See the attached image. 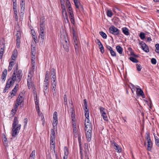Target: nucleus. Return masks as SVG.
I'll list each match as a JSON object with an SVG mask.
<instances>
[{"instance_id": "14", "label": "nucleus", "mask_w": 159, "mask_h": 159, "mask_svg": "<svg viewBox=\"0 0 159 159\" xmlns=\"http://www.w3.org/2000/svg\"><path fill=\"white\" fill-rule=\"evenodd\" d=\"M112 145L114 146V148L116 151L119 152H121V148L116 142H113L112 143Z\"/></svg>"}, {"instance_id": "12", "label": "nucleus", "mask_w": 159, "mask_h": 159, "mask_svg": "<svg viewBox=\"0 0 159 159\" xmlns=\"http://www.w3.org/2000/svg\"><path fill=\"white\" fill-rule=\"evenodd\" d=\"M70 111L72 121L74 122L76 121L75 115L74 108H71L70 109Z\"/></svg>"}, {"instance_id": "60", "label": "nucleus", "mask_w": 159, "mask_h": 159, "mask_svg": "<svg viewBox=\"0 0 159 159\" xmlns=\"http://www.w3.org/2000/svg\"><path fill=\"white\" fill-rule=\"evenodd\" d=\"M99 48L100 49V52H101L102 53H103L104 52V47L103 46L102 47H101Z\"/></svg>"}, {"instance_id": "8", "label": "nucleus", "mask_w": 159, "mask_h": 159, "mask_svg": "<svg viewBox=\"0 0 159 159\" xmlns=\"http://www.w3.org/2000/svg\"><path fill=\"white\" fill-rule=\"evenodd\" d=\"M58 124L57 112L55 111L53 115V127L57 126Z\"/></svg>"}, {"instance_id": "53", "label": "nucleus", "mask_w": 159, "mask_h": 159, "mask_svg": "<svg viewBox=\"0 0 159 159\" xmlns=\"http://www.w3.org/2000/svg\"><path fill=\"white\" fill-rule=\"evenodd\" d=\"M102 115L103 118V119L104 120H105L106 121L108 120V118H107V115L106 113H105L104 114H103Z\"/></svg>"}, {"instance_id": "51", "label": "nucleus", "mask_w": 159, "mask_h": 159, "mask_svg": "<svg viewBox=\"0 0 159 159\" xmlns=\"http://www.w3.org/2000/svg\"><path fill=\"white\" fill-rule=\"evenodd\" d=\"M55 137H50V144H55Z\"/></svg>"}, {"instance_id": "56", "label": "nucleus", "mask_w": 159, "mask_h": 159, "mask_svg": "<svg viewBox=\"0 0 159 159\" xmlns=\"http://www.w3.org/2000/svg\"><path fill=\"white\" fill-rule=\"evenodd\" d=\"M45 26H40L39 30L40 32H44Z\"/></svg>"}, {"instance_id": "19", "label": "nucleus", "mask_w": 159, "mask_h": 159, "mask_svg": "<svg viewBox=\"0 0 159 159\" xmlns=\"http://www.w3.org/2000/svg\"><path fill=\"white\" fill-rule=\"evenodd\" d=\"M7 73V70L6 69L4 70L2 74V78L4 81L6 80Z\"/></svg>"}, {"instance_id": "52", "label": "nucleus", "mask_w": 159, "mask_h": 159, "mask_svg": "<svg viewBox=\"0 0 159 159\" xmlns=\"http://www.w3.org/2000/svg\"><path fill=\"white\" fill-rule=\"evenodd\" d=\"M35 150H34L31 153L30 155V157L31 158H33L35 156Z\"/></svg>"}, {"instance_id": "28", "label": "nucleus", "mask_w": 159, "mask_h": 159, "mask_svg": "<svg viewBox=\"0 0 159 159\" xmlns=\"http://www.w3.org/2000/svg\"><path fill=\"white\" fill-rule=\"evenodd\" d=\"M122 31L124 34L126 35H128L129 34L128 29L124 27L122 28Z\"/></svg>"}, {"instance_id": "22", "label": "nucleus", "mask_w": 159, "mask_h": 159, "mask_svg": "<svg viewBox=\"0 0 159 159\" xmlns=\"http://www.w3.org/2000/svg\"><path fill=\"white\" fill-rule=\"evenodd\" d=\"M69 14V18L70 19L71 22V23L73 24H75V20L74 18V16L73 13H70Z\"/></svg>"}, {"instance_id": "54", "label": "nucleus", "mask_w": 159, "mask_h": 159, "mask_svg": "<svg viewBox=\"0 0 159 159\" xmlns=\"http://www.w3.org/2000/svg\"><path fill=\"white\" fill-rule=\"evenodd\" d=\"M85 116L86 118L89 117V110H85L84 111Z\"/></svg>"}, {"instance_id": "59", "label": "nucleus", "mask_w": 159, "mask_h": 159, "mask_svg": "<svg viewBox=\"0 0 159 159\" xmlns=\"http://www.w3.org/2000/svg\"><path fill=\"white\" fill-rule=\"evenodd\" d=\"M67 10L69 14H70V13H73V11L71 7L67 8Z\"/></svg>"}, {"instance_id": "7", "label": "nucleus", "mask_w": 159, "mask_h": 159, "mask_svg": "<svg viewBox=\"0 0 159 159\" xmlns=\"http://www.w3.org/2000/svg\"><path fill=\"white\" fill-rule=\"evenodd\" d=\"M14 82L10 79L8 80L6 86L3 90V93H5L6 92L7 89L10 87L11 85H13L14 84Z\"/></svg>"}, {"instance_id": "63", "label": "nucleus", "mask_w": 159, "mask_h": 159, "mask_svg": "<svg viewBox=\"0 0 159 159\" xmlns=\"http://www.w3.org/2000/svg\"><path fill=\"white\" fill-rule=\"evenodd\" d=\"M62 14L63 15L64 14H65V15H66L67 14V13L66 10V9H62Z\"/></svg>"}, {"instance_id": "13", "label": "nucleus", "mask_w": 159, "mask_h": 159, "mask_svg": "<svg viewBox=\"0 0 159 159\" xmlns=\"http://www.w3.org/2000/svg\"><path fill=\"white\" fill-rule=\"evenodd\" d=\"M51 76L52 77L51 79L52 80H54V81H56V76L55 73V70L53 68L51 69Z\"/></svg>"}, {"instance_id": "34", "label": "nucleus", "mask_w": 159, "mask_h": 159, "mask_svg": "<svg viewBox=\"0 0 159 159\" xmlns=\"http://www.w3.org/2000/svg\"><path fill=\"white\" fill-rule=\"evenodd\" d=\"M56 81H54V80H52V90L54 91L55 90L56 88Z\"/></svg>"}, {"instance_id": "26", "label": "nucleus", "mask_w": 159, "mask_h": 159, "mask_svg": "<svg viewBox=\"0 0 159 159\" xmlns=\"http://www.w3.org/2000/svg\"><path fill=\"white\" fill-rule=\"evenodd\" d=\"M116 50L119 53L121 54L122 53L123 51V48L120 45H117L116 46Z\"/></svg>"}, {"instance_id": "21", "label": "nucleus", "mask_w": 159, "mask_h": 159, "mask_svg": "<svg viewBox=\"0 0 159 159\" xmlns=\"http://www.w3.org/2000/svg\"><path fill=\"white\" fill-rule=\"evenodd\" d=\"M73 1L76 8L77 9H79L80 6L81 4L80 1L79 0H73Z\"/></svg>"}, {"instance_id": "27", "label": "nucleus", "mask_w": 159, "mask_h": 159, "mask_svg": "<svg viewBox=\"0 0 159 159\" xmlns=\"http://www.w3.org/2000/svg\"><path fill=\"white\" fill-rule=\"evenodd\" d=\"M48 84L46 83H44L43 85V92L45 95V94L47 92V89L48 88Z\"/></svg>"}, {"instance_id": "10", "label": "nucleus", "mask_w": 159, "mask_h": 159, "mask_svg": "<svg viewBox=\"0 0 159 159\" xmlns=\"http://www.w3.org/2000/svg\"><path fill=\"white\" fill-rule=\"evenodd\" d=\"M140 45L141 46L142 49L146 52L149 51L148 46L143 41H141L139 43Z\"/></svg>"}, {"instance_id": "41", "label": "nucleus", "mask_w": 159, "mask_h": 159, "mask_svg": "<svg viewBox=\"0 0 159 159\" xmlns=\"http://www.w3.org/2000/svg\"><path fill=\"white\" fill-rule=\"evenodd\" d=\"M13 16L15 17L16 21H18V17L17 11L14 12Z\"/></svg>"}, {"instance_id": "61", "label": "nucleus", "mask_w": 159, "mask_h": 159, "mask_svg": "<svg viewBox=\"0 0 159 159\" xmlns=\"http://www.w3.org/2000/svg\"><path fill=\"white\" fill-rule=\"evenodd\" d=\"M24 13H20L19 14V16L20 19H23V16Z\"/></svg>"}, {"instance_id": "23", "label": "nucleus", "mask_w": 159, "mask_h": 159, "mask_svg": "<svg viewBox=\"0 0 159 159\" xmlns=\"http://www.w3.org/2000/svg\"><path fill=\"white\" fill-rule=\"evenodd\" d=\"M18 122L17 118L16 117H15L14 119L13 122L12 124V126L13 127L14 126L16 127V126H17L18 125Z\"/></svg>"}, {"instance_id": "16", "label": "nucleus", "mask_w": 159, "mask_h": 159, "mask_svg": "<svg viewBox=\"0 0 159 159\" xmlns=\"http://www.w3.org/2000/svg\"><path fill=\"white\" fill-rule=\"evenodd\" d=\"M63 46L66 52H68L69 51V43H68L66 40H65V42L63 43Z\"/></svg>"}, {"instance_id": "50", "label": "nucleus", "mask_w": 159, "mask_h": 159, "mask_svg": "<svg viewBox=\"0 0 159 159\" xmlns=\"http://www.w3.org/2000/svg\"><path fill=\"white\" fill-rule=\"evenodd\" d=\"M64 103L65 105L67 104V98L66 95H65L64 97Z\"/></svg>"}, {"instance_id": "64", "label": "nucleus", "mask_w": 159, "mask_h": 159, "mask_svg": "<svg viewBox=\"0 0 159 159\" xmlns=\"http://www.w3.org/2000/svg\"><path fill=\"white\" fill-rule=\"evenodd\" d=\"M106 48H107V50H109L110 51L112 49V48L111 47L108 45H107Z\"/></svg>"}, {"instance_id": "48", "label": "nucleus", "mask_w": 159, "mask_h": 159, "mask_svg": "<svg viewBox=\"0 0 159 159\" xmlns=\"http://www.w3.org/2000/svg\"><path fill=\"white\" fill-rule=\"evenodd\" d=\"M100 113L102 114V115L106 113L104 111L105 110V109L103 107H100Z\"/></svg>"}, {"instance_id": "44", "label": "nucleus", "mask_w": 159, "mask_h": 159, "mask_svg": "<svg viewBox=\"0 0 159 159\" xmlns=\"http://www.w3.org/2000/svg\"><path fill=\"white\" fill-rule=\"evenodd\" d=\"M16 52V50H14V53H13L11 56V58L12 60H15L16 57H17V54Z\"/></svg>"}, {"instance_id": "32", "label": "nucleus", "mask_w": 159, "mask_h": 159, "mask_svg": "<svg viewBox=\"0 0 159 159\" xmlns=\"http://www.w3.org/2000/svg\"><path fill=\"white\" fill-rule=\"evenodd\" d=\"M84 111L89 110V109L88 108V104L86 101V99H84Z\"/></svg>"}, {"instance_id": "45", "label": "nucleus", "mask_w": 159, "mask_h": 159, "mask_svg": "<svg viewBox=\"0 0 159 159\" xmlns=\"http://www.w3.org/2000/svg\"><path fill=\"white\" fill-rule=\"evenodd\" d=\"M112 13L111 10H108L107 12V15L108 17H111L112 16Z\"/></svg>"}, {"instance_id": "2", "label": "nucleus", "mask_w": 159, "mask_h": 159, "mask_svg": "<svg viewBox=\"0 0 159 159\" xmlns=\"http://www.w3.org/2000/svg\"><path fill=\"white\" fill-rule=\"evenodd\" d=\"M17 68L16 67V71H14V73L12 74L11 78H9L14 83L16 81L18 83L21 80L23 75V73L21 70H19L17 71Z\"/></svg>"}, {"instance_id": "37", "label": "nucleus", "mask_w": 159, "mask_h": 159, "mask_svg": "<svg viewBox=\"0 0 159 159\" xmlns=\"http://www.w3.org/2000/svg\"><path fill=\"white\" fill-rule=\"evenodd\" d=\"M50 150H52V151H53L55 153V144H50Z\"/></svg>"}, {"instance_id": "46", "label": "nucleus", "mask_w": 159, "mask_h": 159, "mask_svg": "<svg viewBox=\"0 0 159 159\" xmlns=\"http://www.w3.org/2000/svg\"><path fill=\"white\" fill-rule=\"evenodd\" d=\"M50 137H55V133L53 129H52L51 130Z\"/></svg>"}, {"instance_id": "6", "label": "nucleus", "mask_w": 159, "mask_h": 159, "mask_svg": "<svg viewBox=\"0 0 159 159\" xmlns=\"http://www.w3.org/2000/svg\"><path fill=\"white\" fill-rule=\"evenodd\" d=\"M72 34L73 35V39L74 40V46L75 48V50L78 49V43L77 40L76 36L75 34V30L73 28H72Z\"/></svg>"}, {"instance_id": "25", "label": "nucleus", "mask_w": 159, "mask_h": 159, "mask_svg": "<svg viewBox=\"0 0 159 159\" xmlns=\"http://www.w3.org/2000/svg\"><path fill=\"white\" fill-rule=\"evenodd\" d=\"M16 41H20L21 37V33L20 31H17V32L16 35Z\"/></svg>"}, {"instance_id": "20", "label": "nucleus", "mask_w": 159, "mask_h": 159, "mask_svg": "<svg viewBox=\"0 0 159 159\" xmlns=\"http://www.w3.org/2000/svg\"><path fill=\"white\" fill-rule=\"evenodd\" d=\"M152 143L151 141H148L147 149L150 151L152 150Z\"/></svg>"}, {"instance_id": "31", "label": "nucleus", "mask_w": 159, "mask_h": 159, "mask_svg": "<svg viewBox=\"0 0 159 159\" xmlns=\"http://www.w3.org/2000/svg\"><path fill=\"white\" fill-rule=\"evenodd\" d=\"M45 18L43 17H42L41 19V20L40 22V26H45V25L44 24V22H45Z\"/></svg>"}, {"instance_id": "36", "label": "nucleus", "mask_w": 159, "mask_h": 159, "mask_svg": "<svg viewBox=\"0 0 159 159\" xmlns=\"http://www.w3.org/2000/svg\"><path fill=\"white\" fill-rule=\"evenodd\" d=\"M31 52L32 53V55L34 56V57H35V55L36 53V51L34 47L31 48ZM34 59H35V58H34Z\"/></svg>"}, {"instance_id": "47", "label": "nucleus", "mask_w": 159, "mask_h": 159, "mask_svg": "<svg viewBox=\"0 0 159 159\" xmlns=\"http://www.w3.org/2000/svg\"><path fill=\"white\" fill-rule=\"evenodd\" d=\"M156 49L155 52L158 53H159V44L157 43L155 45Z\"/></svg>"}, {"instance_id": "29", "label": "nucleus", "mask_w": 159, "mask_h": 159, "mask_svg": "<svg viewBox=\"0 0 159 159\" xmlns=\"http://www.w3.org/2000/svg\"><path fill=\"white\" fill-rule=\"evenodd\" d=\"M72 126H73V130L74 133H76L77 131L76 130V121L74 122L72 121Z\"/></svg>"}, {"instance_id": "55", "label": "nucleus", "mask_w": 159, "mask_h": 159, "mask_svg": "<svg viewBox=\"0 0 159 159\" xmlns=\"http://www.w3.org/2000/svg\"><path fill=\"white\" fill-rule=\"evenodd\" d=\"M151 62L153 64H156L157 63L156 60L154 58H152L151 59Z\"/></svg>"}, {"instance_id": "57", "label": "nucleus", "mask_w": 159, "mask_h": 159, "mask_svg": "<svg viewBox=\"0 0 159 159\" xmlns=\"http://www.w3.org/2000/svg\"><path fill=\"white\" fill-rule=\"evenodd\" d=\"M111 55L114 57L116 56V52L113 50L112 49L110 51Z\"/></svg>"}, {"instance_id": "40", "label": "nucleus", "mask_w": 159, "mask_h": 159, "mask_svg": "<svg viewBox=\"0 0 159 159\" xmlns=\"http://www.w3.org/2000/svg\"><path fill=\"white\" fill-rule=\"evenodd\" d=\"M129 59L130 61L134 63H137L138 62V61L137 59L133 57H130Z\"/></svg>"}, {"instance_id": "18", "label": "nucleus", "mask_w": 159, "mask_h": 159, "mask_svg": "<svg viewBox=\"0 0 159 159\" xmlns=\"http://www.w3.org/2000/svg\"><path fill=\"white\" fill-rule=\"evenodd\" d=\"M85 130L87 129H92V127L91 126V124L90 122H86L85 123Z\"/></svg>"}, {"instance_id": "43", "label": "nucleus", "mask_w": 159, "mask_h": 159, "mask_svg": "<svg viewBox=\"0 0 159 159\" xmlns=\"http://www.w3.org/2000/svg\"><path fill=\"white\" fill-rule=\"evenodd\" d=\"M130 85H129V87L130 88L131 91L132 92V93H134V90H135V89H134L135 86L133 84H132L131 83H130Z\"/></svg>"}, {"instance_id": "11", "label": "nucleus", "mask_w": 159, "mask_h": 159, "mask_svg": "<svg viewBox=\"0 0 159 159\" xmlns=\"http://www.w3.org/2000/svg\"><path fill=\"white\" fill-rule=\"evenodd\" d=\"M25 0H20V13H25Z\"/></svg>"}, {"instance_id": "4", "label": "nucleus", "mask_w": 159, "mask_h": 159, "mask_svg": "<svg viewBox=\"0 0 159 159\" xmlns=\"http://www.w3.org/2000/svg\"><path fill=\"white\" fill-rule=\"evenodd\" d=\"M5 44L4 39H2L0 40V59L2 58Z\"/></svg>"}, {"instance_id": "5", "label": "nucleus", "mask_w": 159, "mask_h": 159, "mask_svg": "<svg viewBox=\"0 0 159 159\" xmlns=\"http://www.w3.org/2000/svg\"><path fill=\"white\" fill-rule=\"evenodd\" d=\"M110 32L112 34L117 35L120 33L119 30L113 25L111 26L109 28Z\"/></svg>"}, {"instance_id": "9", "label": "nucleus", "mask_w": 159, "mask_h": 159, "mask_svg": "<svg viewBox=\"0 0 159 159\" xmlns=\"http://www.w3.org/2000/svg\"><path fill=\"white\" fill-rule=\"evenodd\" d=\"M92 129H87L85 130L86 131V136L87 140L89 142L91 139V133Z\"/></svg>"}, {"instance_id": "1", "label": "nucleus", "mask_w": 159, "mask_h": 159, "mask_svg": "<svg viewBox=\"0 0 159 159\" xmlns=\"http://www.w3.org/2000/svg\"><path fill=\"white\" fill-rule=\"evenodd\" d=\"M23 94L22 93H20L18 96V97L16 100V102L14 106V108L11 110V112H12V114L13 116L16 113V112L17 110L18 107L20 105L22 104L23 106L24 103V98L21 95Z\"/></svg>"}, {"instance_id": "24", "label": "nucleus", "mask_w": 159, "mask_h": 159, "mask_svg": "<svg viewBox=\"0 0 159 159\" xmlns=\"http://www.w3.org/2000/svg\"><path fill=\"white\" fill-rule=\"evenodd\" d=\"M136 93L137 94L138 93V95L141 96H143L144 95L143 92L141 89L136 88Z\"/></svg>"}, {"instance_id": "39", "label": "nucleus", "mask_w": 159, "mask_h": 159, "mask_svg": "<svg viewBox=\"0 0 159 159\" xmlns=\"http://www.w3.org/2000/svg\"><path fill=\"white\" fill-rule=\"evenodd\" d=\"M44 32H40L39 34V38L41 39L42 41H43L44 38Z\"/></svg>"}, {"instance_id": "38", "label": "nucleus", "mask_w": 159, "mask_h": 159, "mask_svg": "<svg viewBox=\"0 0 159 159\" xmlns=\"http://www.w3.org/2000/svg\"><path fill=\"white\" fill-rule=\"evenodd\" d=\"M100 35L104 39H106L107 38L106 34L103 31H100L99 32Z\"/></svg>"}, {"instance_id": "17", "label": "nucleus", "mask_w": 159, "mask_h": 159, "mask_svg": "<svg viewBox=\"0 0 159 159\" xmlns=\"http://www.w3.org/2000/svg\"><path fill=\"white\" fill-rule=\"evenodd\" d=\"M69 154L68 149L66 146L64 148V156L63 157V159H67L68 158V155Z\"/></svg>"}, {"instance_id": "58", "label": "nucleus", "mask_w": 159, "mask_h": 159, "mask_svg": "<svg viewBox=\"0 0 159 159\" xmlns=\"http://www.w3.org/2000/svg\"><path fill=\"white\" fill-rule=\"evenodd\" d=\"M14 12L17 11L16 9V3L13 4Z\"/></svg>"}, {"instance_id": "30", "label": "nucleus", "mask_w": 159, "mask_h": 159, "mask_svg": "<svg viewBox=\"0 0 159 159\" xmlns=\"http://www.w3.org/2000/svg\"><path fill=\"white\" fill-rule=\"evenodd\" d=\"M14 65V62L13 61H11L9 63V66L8 67V71H10L12 70L13 66Z\"/></svg>"}, {"instance_id": "15", "label": "nucleus", "mask_w": 159, "mask_h": 159, "mask_svg": "<svg viewBox=\"0 0 159 159\" xmlns=\"http://www.w3.org/2000/svg\"><path fill=\"white\" fill-rule=\"evenodd\" d=\"M19 87V85L18 84H16L15 85L14 89L12 90L11 92V98L13 96L16 95V93L17 91V88Z\"/></svg>"}, {"instance_id": "42", "label": "nucleus", "mask_w": 159, "mask_h": 159, "mask_svg": "<svg viewBox=\"0 0 159 159\" xmlns=\"http://www.w3.org/2000/svg\"><path fill=\"white\" fill-rule=\"evenodd\" d=\"M136 67L137 68V70L138 71H140L142 68V67L141 65L137 64H136Z\"/></svg>"}, {"instance_id": "35", "label": "nucleus", "mask_w": 159, "mask_h": 159, "mask_svg": "<svg viewBox=\"0 0 159 159\" xmlns=\"http://www.w3.org/2000/svg\"><path fill=\"white\" fill-rule=\"evenodd\" d=\"M145 138L148 141H151L149 135V133L147 132L146 134Z\"/></svg>"}, {"instance_id": "49", "label": "nucleus", "mask_w": 159, "mask_h": 159, "mask_svg": "<svg viewBox=\"0 0 159 159\" xmlns=\"http://www.w3.org/2000/svg\"><path fill=\"white\" fill-rule=\"evenodd\" d=\"M139 37L142 39H143L145 37V34L143 32H141L140 34Z\"/></svg>"}, {"instance_id": "33", "label": "nucleus", "mask_w": 159, "mask_h": 159, "mask_svg": "<svg viewBox=\"0 0 159 159\" xmlns=\"http://www.w3.org/2000/svg\"><path fill=\"white\" fill-rule=\"evenodd\" d=\"M154 139L155 140V143L156 145L159 147V139L157 137L154 136Z\"/></svg>"}, {"instance_id": "62", "label": "nucleus", "mask_w": 159, "mask_h": 159, "mask_svg": "<svg viewBox=\"0 0 159 159\" xmlns=\"http://www.w3.org/2000/svg\"><path fill=\"white\" fill-rule=\"evenodd\" d=\"M20 41H16V47L18 48H20Z\"/></svg>"}, {"instance_id": "3", "label": "nucleus", "mask_w": 159, "mask_h": 159, "mask_svg": "<svg viewBox=\"0 0 159 159\" xmlns=\"http://www.w3.org/2000/svg\"><path fill=\"white\" fill-rule=\"evenodd\" d=\"M21 126V125L19 124L17 127L12 126L11 135L12 137H15L18 134L20 129Z\"/></svg>"}]
</instances>
